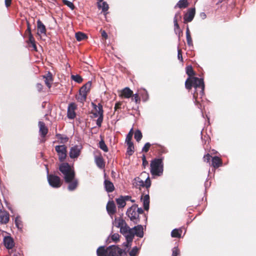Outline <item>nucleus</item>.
Returning a JSON list of instances; mask_svg holds the SVG:
<instances>
[{
    "mask_svg": "<svg viewBox=\"0 0 256 256\" xmlns=\"http://www.w3.org/2000/svg\"><path fill=\"white\" fill-rule=\"evenodd\" d=\"M133 96V92L128 87H126L121 90L120 96L122 98H128Z\"/></svg>",
    "mask_w": 256,
    "mask_h": 256,
    "instance_id": "19",
    "label": "nucleus"
},
{
    "mask_svg": "<svg viewBox=\"0 0 256 256\" xmlns=\"http://www.w3.org/2000/svg\"><path fill=\"white\" fill-rule=\"evenodd\" d=\"M56 137L58 140H60L61 144H64L68 142V138L66 136H62L61 134H56Z\"/></svg>",
    "mask_w": 256,
    "mask_h": 256,
    "instance_id": "36",
    "label": "nucleus"
},
{
    "mask_svg": "<svg viewBox=\"0 0 256 256\" xmlns=\"http://www.w3.org/2000/svg\"><path fill=\"white\" fill-rule=\"evenodd\" d=\"M38 126L40 128L39 132L40 136L43 138H45L48 133V128L43 122H38Z\"/></svg>",
    "mask_w": 256,
    "mask_h": 256,
    "instance_id": "17",
    "label": "nucleus"
},
{
    "mask_svg": "<svg viewBox=\"0 0 256 256\" xmlns=\"http://www.w3.org/2000/svg\"><path fill=\"white\" fill-rule=\"evenodd\" d=\"M151 146V144L150 142H146L142 149V151L144 152H147Z\"/></svg>",
    "mask_w": 256,
    "mask_h": 256,
    "instance_id": "47",
    "label": "nucleus"
},
{
    "mask_svg": "<svg viewBox=\"0 0 256 256\" xmlns=\"http://www.w3.org/2000/svg\"><path fill=\"white\" fill-rule=\"evenodd\" d=\"M116 202L118 208H124L126 204V202L123 198V196H121L120 198H116Z\"/></svg>",
    "mask_w": 256,
    "mask_h": 256,
    "instance_id": "35",
    "label": "nucleus"
},
{
    "mask_svg": "<svg viewBox=\"0 0 256 256\" xmlns=\"http://www.w3.org/2000/svg\"><path fill=\"white\" fill-rule=\"evenodd\" d=\"M106 256H126V254L122 248L113 245L107 248Z\"/></svg>",
    "mask_w": 256,
    "mask_h": 256,
    "instance_id": "5",
    "label": "nucleus"
},
{
    "mask_svg": "<svg viewBox=\"0 0 256 256\" xmlns=\"http://www.w3.org/2000/svg\"><path fill=\"white\" fill-rule=\"evenodd\" d=\"M136 212H138V216H139L140 214H142L144 213V210L142 209V208H138V206H136Z\"/></svg>",
    "mask_w": 256,
    "mask_h": 256,
    "instance_id": "59",
    "label": "nucleus"
},
{
    "mask_svg": "<svg viewBox=\"0 0 256 256\" xmlns=\"http://www.w3.org/2000/svg\"><path fill=\"white\" fill-rule=\"evenodd\" d=\"M55 150L58 154L60 162H64L67 156V147L64 144L56 146Z\"/></svg>",
    "mask_w": 256,
    "mask_h": 256,
    "instance_id": "8",
    "label": "nucleus"
},
{
    "mask_svg": "<svg viewBox=\"0 0 256 256\" xmlns=\"http://www.w3.org/2000/svg\"><path fill=\"white\" fill-rule=\"evenodd\" d=\"M126 214L130 218V220L133 222L135 224H137L140 222L139 216L136 212V205L134 204L129 208Z\"/></svg>",
    "mask_w": 256,
    "mask_h": 256,
    "instance_id": "7",
    "label": "nucleus"
},
{
    "mask_svg": "<svg viewBox=\"0 0 256 256\" xmlns=\"http://www.w3.org/2000/svg\"><path fill=\"white\" fill-rule=\"evenodd\" d=\"M106 210L110 216L114 215L116 212V206L114 201H109L106 204Z\"/></svg>",
    "mask_w": 256,
    "mask_h": 256,
    "instance_id": "14",
    "label": "nucleus"
},
{
    "mask_svg": "<svg viewBox=\"0 0 256 256\" xmlns=\"http://www.w3.org/2000/svg\"><path fill=\"white\" fill-rule=\"evenodd\" d=\"M36 88L39 92H40L42 90L43 86L40 84H36Z\"/></svg>",
    "mask_w": 256,
    "mask_h": 256,
    "instance_id": "60",
    "label": "nucleus"
},
{
    "mask_svg": "<svg viewBox=\"0 0 256 256\" xmlns=\"http://www.w3.org/2000/svg\"><path fill=\"white\" fill-rule=\"evenodd\" d=\"M35 42V40H34V38L32 34H29L28 35V40L27 42L32 43L33 42Z\"/></svg>",
    "mask_w": 256,
    "mask_h": 256,
    "instance_id": "56",
    "label": "nucleus"
},
{
    "mask_svg": "<svg viewBox=\"0 0 256 256\" xmlns=\"http://www.w3.org/2000/svg\"><path fill=\"white\" fill-rule=\"evenodd\" d=\"M123 198H124L125 202L126 200H130L132 202H134V200H131L130 196H123Z\"/></svg>",
    "mask_w": 256,
    "mask_h": 256,
    "instance_id": "58",
    "label": "nucleus"
},
{
    "mask_svg": "<svg viewBox=\"0 0 256 256\" xmlns=\"http://www.w3.org/2000/svg\"><path fill=\"white\" fill-rule=\"evenodd\" d=\"M186 38L187 41V44L188 46H192V41L190 34V32L189 30V28L187 26L186 30Z\"/></svg>",
    "mask_w": 256,
    "mask_h": 256,
    "instance_id": "33",
    "label": "nucleus"
},
{
    "mask_svg": "<svg viewBox=\"0 0 256 256\" xmlns=\"http://www.w3.org/2000/svg\"><path fill=\"white\" fill-rule=\"evenodd\" d=\"M51 81H44V84L48 87V88H50L52 86Z\"/></svg>",
    "mask_w": 256,
    "mask_h": 256,
    "instance_id": "63",
    "label": "nucleus"
},
{
    "mask_svg": "<svg viewBox=\"0 0 256 256\" xmlns=\"http://www.w3.org/2000/svg\"><path fill=\"white\" fill-rule=\"evenodd\" d=\"M15 224L16 227L20 230H22V221L18 218H16L15 219Z\"/></svg>",
    "mask_w": 256,
    "mask_h": 256,
    "instance_id": "44",
    "label": "nucleus"
},
{
    "mask_svg": "<svg viewBox=\"0 0 256 256\" xmlns=\"http://www.w3.org/2000/svg\"><path fill=\"white\" fill-rule=\"evenodd\" d=\"M58 170L63 174L66 183L68 184V189L72 191L76 189L78 182L75 178L76 173L74 168L68 162H62L58 167Z\"/></svg>",
    "mask_w": 256,
    "mask_h": 256,
    "instance_id": "1",
    "label": "nucleus"
},
{
    "mask_svg": "<svg viewBox=\"0 0 256 256\" xmlns=\"http://www.w3.org/2000/svg\"><path fill=\"white\" fill-rule=\"evenodd\" d=\"M48 181L49 184L54 188H59L62 184V181L60 176L53 174H48Z\"/></svg>",
    "mask_w": 256,
    "mask_h": 256,
    "instance_id": "6",
    "label": "nucleus"
},
{
    "mask_svg": "<svg viewBox=\"0 0 256 256\" xmlns=\"http://www.w3.org/2000/svg\"><path fill=\"white\" fill-rule=\"evenodd\" d=\"M95 162L97 166L100 168H103L105 166V162L103 158L100 156L95 158Z\"/></svg>",
    "mask_w": 256,
    "mask_h": 256,
    "instance_id": "26",
    "label": "nucleus"
},
{
    "mask_svg": "<svg viewBox=\"0 0 256 256\" xmlns=\"http://www.w3.org/2000/svg\"><path fill=\"white\" fill-rule=\"evenodd\" d=\"M134 138L136 139V140L138 142H139L141 140V139L142 137V134L141 131L139 130H136L134 132Z\"/></svg>",
    "mask_w": 256,
    "mask_h": 256,
    "instance_id": "38",
    "label": "nucleus"
},
{
    "mask_svg": "<svg viewBox=\"0 0 256 256\" xmlns=\"http://www.w3.org/2000/svg\"><path fill=\"white\" fill-rule=\"evenodd\" d=\"M174 31L175 34L178 36V40H180V34L182 33V30H180V26L178 23V20L176 18H174Z\"/></svg>",
    "mask_w": 256,
    "mask_h": 256,
    "instance_id": "24",
    "label": "nucleus"
},
{
    "mask_svg": "<svg viewBox=\"0 0 256 256\" xmlns=\"http://www.w3.org/2000/svg\"><path fill=\"white\" fill-rule=\"evenodd\" d=\"M178 60L182 61V50L179 48V47H178Z\"/></svg>",
    "mask_w": 256,
    "mask_h": 256,
    "instance_id": "52",
    "label": "nucleus"
},
{
    "mask_svg": "<svg viewBox=\"0 0 256 256\" xmlns=\"http://www.w3.org/2000/svg\"><path fill=\"white\" fill-rule=\"evenodd\" d=\"M133 98H132V100H134L136 104L140 103V98L139 96V95L138 94H134L132 96Z\"/></svg>",
    "mask_w": 256,
    "mask_h": 256,
    "instance_id": "45",
    "label": "nucleus"
},
{
    "mask_svg": "<svg viewBox=\"0 0 256 256\" xmlns=\"http://www.w3.org/2000/svg\"><path fill=\"white\" fill-rule=\"evenodd\" d=\"M158 148V150H162L161 152H164V148L162 147L161 146L156 144V146H152V148Z\"/></svg>",
    "mask_w": 256,
    "mask_h": 256,
    "instance_id": "57",
    "label": "nucleus"
},
{
    "mask_svg": "<svg viewBox=\"0 0 256 256\" xmlns=\"http://www.w3.org/2000/svg\"><path fill=\"white\" fill-rule=\"evenodd\" d=\"M92 86V82L88 81L84 85L80 90V93L86 94L90 91Z\"/></svg>",
    "mask_w": 256,
    "mask_h": 256,
    "instance_id": "25",
    "label": "nucleus"
},
{
    "mask_svg": "<svg viewBox=\"0 0 256 256\" xmlns=\"http://www.w3.org/2000/svg\"><path fill=\"white\" fill-rule=\"evenodd\" d=\"M172 256H180V251L178 247H174L172 250Z\"/></svg>",
    "mask_w": 256,
    "mask_h": 256,
    "instance_id": "46",
    "label": "nucleus"
},
{
    "mask_svg": "<svg viewBox=\"0 0 256 256\" xmlns=\"http://www.w3.org/2000/svg\"><path fill=\"white\" fill-rule=\"evenodd\" d=\"M139 252V248L137 246L134 247L130 252L129 255L130 256H136Z\"/></svg>",
    "mask_w": 256,
    "mask_h": 256,
    "instance_id": "40",
    "label": "nucleus"
},
{
    "mask_svg": "<svg viewBox=\"0 0 256 256\" xmlns=\"http://www.w3.org/2000/svg\"><path fill=\"white\" fill-rule=\"evenodd\" d=\"M96 253L98 256H106L107 248L105 249L104 246H100L97 249Z\"/></svg>",
    "mask_w": 256,
    "mask_h": 256,
    "instance_id": "30",
    "label": "nucleus"
},
{
    "mask_svg": "<svg viewBox=\"0 0 256 256\" xmlns=\"http://www.w3.org/2000/svg\"><path fill=\"white\" fill-rule=\"evenodd\" d=\"M52 74L50 72H48L46 75L43 76V78L45 80H52Z\"/></svg>",
    "mask_w": 256,
    "mask_h": 256,
    "instance_id": "48",
    "label": "nucleus"
},
{
    "mask_svg": "<svg viewBox=\"0 0 256 256\" xmlns=\"http://www.w3.org/2000/svg\"><path fill=\"white\" fill-rule=\"evenodd\" d=\"M211 156L208 154L206 155H204V160L205 162H209L210 164V158H211Z\"/></svg>",
    "mask_w": 256,
    "mask_h": 256,
    "instance_id": "53",
    "label": "nucleus"
},
{
    "mask_svg": "<svg viewBox=\"0 0 256 256\" xmlns=\"http://www.w3.org/2000/svg\"><path fill=\"white\" fill-rule=\"evenodd\" d=\"M26 24H27V29L26 31V32L28 34V36L29 34H32V32H31V28H30V24L28 22H26Z\"/></svg>",
    "mask_w": 256,
    "mask_h": 256,
    "instance_id": "54",
    "label": "nucleus"
},
{
    "mask_svg": "<svg viewBox=\"0 0 256 256\" xmlns=\"http://www.w3.org/2000/svg\"><path fill=\"white\" fill-rule=\"evenodd\" d=\"M87 95L86 94H83V93H80L79 95L77 98V99L78 101L80 102H84L86 100Z\"/></svg>",
    "mask_w": 256,
    "mask_h": 256,
    "instance_id": "41",
    "label": "nucleus"
},
{
    "mask_svg": "<svg viewBox=\"0 0 256 256\" xmlns=\"http://www.w3.org/2000/svg\"><path fill=\"white\" fill-rule=\"evenodd\" d=\"M182 232V228H175L172 230L171 232V236L172 238H180L181 237Z\"/></svg>",
    "mask_w": 256,
    "mask_h": 256,
    "instance_id": "28",
    "label": "nucleus"
},
{
    "mask_svg": "<svg viewBox=\"0 0 256 256\" xmlns=\"http://www.w3.org/2000/svg\"><path fill=\"white\" fill-rule=\"evenodd\" d=\"M72 80H83L81 76L78 74L72 75Z\"/></svg>",
    "mask_w": 256,
    "mask_h": 256,
    "instance_id": "51",
    "label": "nucleus"
},
{
    "mask_svg": "<svg viewBox=\"0 0 256 256\" xmlns=\"http://www.w3.org/2000/svg\"><path fill=\"white\" fill-rule=\"evenodd\" d=\"M130 229L131 228L127 225V224H126L120 228V232L124 235V234L127 232L128 230H130Z\"/></svg>",
    "mask_w": 256,
    "mask_h": 256,
    "instance_id": "39",
    "label": "nucleus"
},
{
    "mask_svg": "<svg viewBox=\"0 0 256 256\" xmlns=\"http://www.w3.org/2000/svg\"><path fill=\"white\" fill-rule=\"evenodd\" d=\"M186 87L188 90H190L194 87L196 91L200 90V94L202 95L204 92V81H186Z\"/></svg>",
    "mask_w": 256,
    "mask_h": 256,
    "instance_id": "4",
    "label": "nucleus"
},
{
    "mask_svg": "<svg viewBox=\"0 0 256 256\" xmlns=\"http://www.w3.org/2000/svg\"><path fill=\"white\" fill-rule=\"evenodd\" d=\"M102 36L105 40H106L108 38V34H107L106 32L104 30H103L102 32Z\"/></svg>",
    "mask_w": 256,
    "mask_h": 256,
    "instance_id": "61",
    "label": "nucleus"
},
{
    "mask_svg": "<svg viewBox=\"0 0 256 256\" xmlns=\"http://www.w3.org/2000/svg\"><path fill=\"white\" fill-rule=\"evenodd\" d=\"M164 171L163 158H154L150 164V172L154 176H160Z\"/></svg>",
    "mask_w": 256,
    "mask_h": 256,
    "instance_id": "3",
    "label": "nucleus"
},
{
    "mask_svg": "<svg viewBox=\"0 0 256 256\" xmlns=\"http://www.w3.org/2000/svg\"><path fill=\"white\" fill-rule=\"evenodd\" d=\"M222 165V160L218 156H214L212 158L211 166L214 168H218Z\"/></svg>",
    "mask_w": 256,
    "mask_h": 256,
    "instance_id": "22",
    "label": "nucleus"
},
{
    "mask_svg": "<svg viewBox=\"0 0 256 256\" xmlns=\"http://www.w3.org/2000/svg\"><path fill=\"white\" fill-rule=\"evenodd\" d=\"M75 36L76 40L78 42L82 41L88 38L87 36L85 34L80 32H76Z\"/></svg>",
    "mask_w": 256,
    "mask_h": 256,
    "instance_id": "31",
    "label": "nucleus"
},
{
    "mask_svg": "<svg viewBox=\"0 0 256 256\" xmlns=\"http://www.w3.org/2000/svg\"><path fill=\"white\" fill-rule=\"evenodd\" d=\"M128 145L126 154L131 156L134 152V146L132 142H126Z\"/></svg>",
    "mask_w": 256,
    "mask_h": 256,
    "instance_id": "27",
    "label": "nucleus"
},
{
    "mask_svg": "<svg viewBox=\"0 0 256 256\" xmlns=\"http://www.w3.org/2000/svg\"><path fill=\"white\" fill-rule=\"evenodd\" d=\"M10 220V214L5 210H0V223L1 224H6Z\"/></svg>",
    "mask_w": 256,
    "mask_h": 256,
    "instance_id": "11",
    "label": "nucleus"
},
{
    "mask_svg": "<svg viewBox=\"0 0 256 256\" xmlns=\"http://www.w3.org/2000/svg\"><path fill=\"white\" fill-rule=\"evenodd\" d=\"M4 243L8 249H12L14 246V240L10 236H6L4 238Z\"/></svg>",
    "mask_w": 256,
    "mask_h": 256,
    "instance_id": "18",
    "label": "nucleus"
},
{
    "mask_svg": "<svg viewBox=\"0 0 256 256\" xmlns=\"http://www.w3.org/2000/svg\"><path fill=\"white\" fill-rule=\"evenodd\" d=\"M119 238L120 235L116 233L113 234L111 236L112 240L116 242L119 240Z\"/></svg>",
    "mask_w": 256,
    "mask_h": 256,
    "instance_id": "49",
    "label": "nucleus"
},
{
    "mask_svg": "<svg viewBox=\"0 0 256 256\" xmlns=\"http://www.w3.org/2000/svg\"><path fill=\"white\" fill-rule=\"evenodd\" d=\"M126 240L127 244L126 246L127 247L130 246L131 242H132L134 236H135L134 230L131 228L130 230H128L124 235Z\"/></svg>",
    "mask_w": 256,
    "mask_h": 256,
    "instance_id": "12",
    "label": "nucleus"
},
{
    "mask_svg": "<svg viewBox=\"0 0 256 256\" xmlns=\"http://www.w3.org/2000/svg\"><path fill=\"white\" fill-rule=\"evenodd\" d=\"M136 181V187L139 188L142 187H146L147 189L148 194L144 196L142 195L141 200L143 202L144 208L146 210H148L150 205V196L148 194V188L151 186V181L150 180L148 174L144 172H142L140 177H138L134 179Z\"/></svg>",
    "mask_w": 256,
    "mask_h": 256,
    "instance_id": "2",
    "label": "nucleus"
},
{
    "mask_svg": "<svg viewBox=\"0 0 256 256\" xmlns=\"http://www.w3.org/2000/svg\"><path fill=\"white\" fill-rule=\"evenodd\" d=\"M37 27H38V34H46V28L44 24L40 20H38L37 21Z\"/></svg>",
    "mask_w": 256,
    "mask_h": 256,
    "instance_id": "23",
    "label": "nucleus"
},
{
    "mask_svg": "<svg viewBox=\"0 0 256 256\" xmlns=\"http://www.w3.org/2000/svg\"><path fill=\"white\" fill-rule=\"evenodd\" d=\"M132 229L134 230V234L140 238H142L144 236L143 227L142 225L138 224L134 226Z\"/></svg>",
    "mask_w": 256,
    "mask_h": 256,
    "instance_id": "21",
    "label": "nucleus"
},
{
    "mask_svg": "<svg viewBox=\"0 0 256 256\" xmlns=\"http://www.w3.org/2000/svg\"><path fill=\"white\" fill-rule=\"evenodd\" d=\"M98 146L104 152H108V148L106 144L104 141L102 139L99 142Z\"/></svg>",
    "mask_w": 256,
    "mask_h": 256,
    "instance_id": "37",
    "label": "nucleus"
},
{
    "mask_svg": "<svg viewBox=\"0 0 256 256\" xmlns=\"http://www.w3.org/2000/svg\"><path fill=\"white\" fill-rule=\"evenodd\" d=\"M186 72L188 75V77L186 78V80H204L202 78H199L196 77L192 78V76L194 75V71L191 66H188L186 67Z\"/></svg>",
    "mask_w": 256,
    "mask_h": 256,
    "instance_id": "15",
    "label": "nucleus"
},
{
    "mask_svg": "<svg viewBox=\"0 0 256 256\" xmlns=\"http://www.w3.org/2000/svg\"><path fill=\"white\" fill-rule=\"evenodd\" d=\"M76 109V105L74 103H70L68 106L67 116L70 119H74L76 116L75 112Z\"/></svg>",
    "mask_w": 256,
    "mask_h": 256,
    "instance_id": "10",
    "label": "nucleus"
},
{
    "mask_svg": "<svg viewBox=\"0 0 256 256\" xmlns=\"http://www.w3.org/2000/svg\"><path fill=\"white\" fill-rule=\"evenodd\" d=\"M126 222L122 218H115V226L117 228H120L122 227L124 224H126Z\"/></svg>",
    "mask_w": 256,
    "mask_h": 256,
    "instance_id": "34",
    "label": "nucleus"
},
{
    "mask_svg": "<svg viewBox=\"0 0 256 256\" xmlns=\"http://www.w3.org/2000/svg\"><path fill=\"white\" fill-rule=\"evenodd\" d=\"M92 104L95 110V112L99 114V118L96 120V125L98 127H100L103 120L104 118V110L102 108V106L101 104L99 103L98 105L92 102Z\"/></svg>",
    "mask_w": 256,
    "mask_h": 256,
    "instance_id": "9",
    "label": "nucleus"
},
{
    "mask_svg": "<svg viewBox=\"0 0 256 256\" xmlns=\"http://www.w3.org/2000/svg\"><path fill=\"white\" fill-rule=\"evenodd\" d=\"M30 44H32V46L34 50L36 51L37 50V48H36V46L35 42H33L32 43H30Z\"/></svg>",
    "mask_w": 256,
    "mask_h": 256,
    "instance_id": "64",
    "label": "nucleus"
},
{
    "mask_svg": "<svg viewBox=\"0 0 256 256\" xmlns=\"http://www.w3.org/2000/svg\"><path fill=\"white\" fill-rule=\"evenodd\" d=\"M100 2H98V7L99 9L102 8V12H106L108 10L109 6L108 4L106 2H102V5L100 4Z\"/></svg>",
    "mask_w": 256,
    "mask_h": 256,
    "instance_id": "32",
    "label": "nucleus"
},
{
    "mask_svg": "<svg viewBox=\"0 0 256 256\" xmlns=\"http://www.w3.org/2000/svg\"><path fill=\"white\" fill-rule=\"evenodd\" d=\"M62 2L72 10L74 8V6L71 2L68 0H62Z\"/></svg>",
    "mask_w": 256,
    "mask_h": 256,
    "instance_id": "43",
    "label": "nucleus"
},
{
    "mask_svg": "<svg viewBox=\"0 0 256 256\" xmlns=\"http://www.w3.org/2000/svg\"><path fill=\"white\" fill-rule=\"evenodd\" d=\"M12 0H5V5L6 7H8L11 4Z\"/></svg>",
    "mask_w": 256,
    "mask_h": 256,
    "instance_id": "62",
    "label": "nucleus"
},
{
    "mask_svg": "<svg viewBox=\"0 0 256 256\" xmlns=\"http://www.w3.org/2000/svg\"><path fill=\"white\" fill-rule=\"evenodd\" d=\"M104 186L106 190L108 192H112L114 190V186L112 182L110 180H105L104 181Z\"/></svg>",
    "mask_w": 256,
    "mask_h": 256,
    "instance_id": "20",
    "label": "nucleus"
},
{
    "mask_svg": "<svg viewBox=\"0 0 256 256\" xmlns=\"http://www.w3.org/2000/svg\"><path fill=\"white\" fill-rule=\"evenodd\" d=\"M188 2L187 0H180L174 6V8L178 7L180 8H184L188 7Z\"/></svg>",
    "mask_w": 256,
    "mask_h": 256,
    "instance_id": "29",
    "label": "nucleus"
},
{
    "mask_svg": "<svg viewBox=\"0 0 256 256\" xmlns=\"http://www.w3.org/2000/svg\"><path fill=\"white\" fill-rule=\"evenodd\" d=\"M133 136V129L132 128L126 136V142H132V139Z\"/></svg>",
    "mask_w": 256,
    "mask_h": 256,
    "instance_id": "42",
    "label": "nucleus"
},
{
    "mask_svg": "<svg viewBox=\"0 0 256 256\" xmlns=\"http://www.w3.org/2000/svg\"><path fill=\"white\" fill-rule=\"evenodd\" d=\"M122 104V102H118L115 104L114 106V110L116 111L119 109L121 108V106Z\"/></svg>",
    "mask_w": 256,
    "mask_h": 256,
    "instance_id": "55",
    "label": "nucleus"
},
{
    "mask_svg": "<svg viewBox=\"0 0 256 256\" xmlns=\"http://www.w3.org/2000/svg\"><path fill=\"white\" fill-rule=\"evenodd\" d=\"M142 166L145 168L146 166H147L148 164V162L146 160V156L143 154L142 156Z\"/></svg>",
    "mask_w": 256,
    "mask_h": 256,
    "instance_id": "50",
    "label": "nucleus"
},
{
    "mask_svg": "<svg viewBox=\"0 0 256 256\" xmlns=\"http://www.w3.org/2000/svg\"><path fill=\"white\" fill-rule=\"evenodd\" d=\"M80 154V150L78 146H75L70 148L69 155L70 158H76L79 156Z\"/></svg>",
    "mask_w": 256,
    "mask_h": 256,
    "instance_id": "13",
    "label": "nucleus"
},
{
    "mask_svg": "<svg viewBox=\"0 0 256 256\" xmlns=\"http://www.w3.org/2000/svg\"><path fill=\"white\" fill-rule=\"evenodd\" d=\"M195 15V8H191L189 9L188 12L184 16V22H190L194 19Z\"/></svg>",
    "mask_w": 256,
    "mask_h": 256,
    "instance_id": "16",
    "label": "nucleus"
}]
</instances>
